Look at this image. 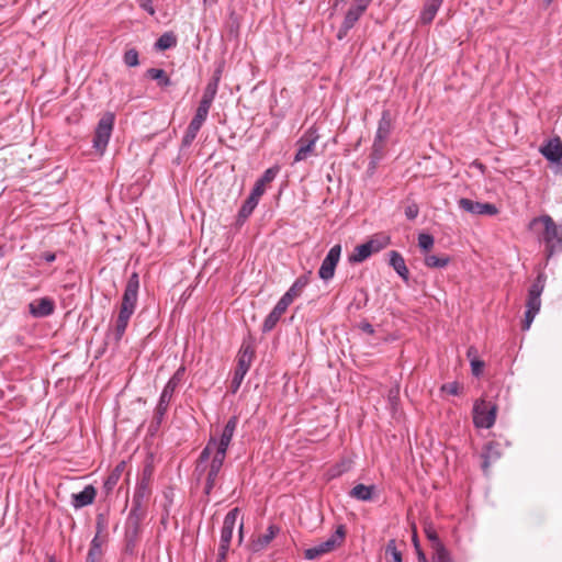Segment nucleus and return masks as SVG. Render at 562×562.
<instances>
[{"instance_id":"nucleus-1","label":"nucleus","mask_w":562,"mask_h":562,"mask_svg":"<svg viewBox=\"0 0 562 562\" xmlns=\"http://www.w3.org/2000/svg\"><path fill=\"white\" fill-rule=\"evenodd\" d=\"M138 289H139V277L136 272H133L127 280L125 285V290L122 296V303L120 307V312L117 315V319L115 322V339L119 341L123 337L130 318L134 314L137 300H138Z\"/></svg>"},{"instance_id":"nucleus-2","label":"nucleus","mask_w":562,"mask_h":562,"mask_svg":"<svg viewBox=\"0 0 562 562\" xmlns=\"http://www.w3.org/2000/svg\"><path fill=\"white\" fill-rule=\"evenodd\" d=\"M539 224L543 226L540 240L544 243L547 257L562 251V225H558L550 215H541L530 222V228Z\"/></svg>"},{"instance_id":"nucleus-3","label":"nucleus","mask_w":562,"mask_h":562,"mask_svg":"<svg viewBox=\"0 0 562 562\" xmlns=\"http://www.w3.org/2000/svg\"><path fill=\"white\" fill-rule=\"evenodd\" d=\"M390 237L384 234L372 236L368 241L355 247L351 255H349L350 263H360L367 260L371 255L381 251L390 245Z\"/></svg>"},{"instance_id":"nucleus-4","label":"nucleus","mask_w":562,"mask_h":562,"mask_svg":"<svg viewBox=\"0 0 562 562\" xmlns=\"http://www.w3.org/2000/svg\"><path fill=\"white\" fill-rule=\"evenodd\" d=\"M114 114L112 112H105L97 124L92 143L93 148L101 155L105 151L109 144L114 127Z\"/></svg>"},{"instance_id":"nucleus-5","label":"nucleus","mask_w":562,"mask_h":562,"mask_svg":"<svg viewBox=\"0 0 562 562\" xmlns=\"http://www.w3.org/2000/svg\"><path fill=\"white\" fill-rule=\"evenodd\" d=\"M497 405L484 398L477 400L473 406V423L477 428H491L495 424Z\"/></svg>"},{"instance_id":"nucleus-6","label":"nucleus","mask_w":562,"mask_h":562,"mask_svg":"<svg viewBox=\"0 0 562 562\" xmlns=\"http://www.w3.org/2000/svg\"><path fill=\"white\" fill-rule=\"evenodd\" d=\"M345 535V527L341 525L338 526L335 533L331 535L326 541L306 549L304 551L305 559L314 560L323 554H326L335 550L342 542Z\"/></svg>"},{"instance_id":"nucleus-7","label":"nucleus","mask_w":562,"mask_h":562,"mask_svg":"<svg viewBox=\"0 0 562 562\" xmlns=\"http://www.w3.org/2000/svg\"><path fill=\"white\" fill-rule=\"evenodd\" d=\"M392 130V119L389 110L382 112L381 119L378 124V130L372 146L373 156L380 158L384 149V142L387 139Z\"/></svg>"},{"instance_id":"nucleus-8","label":"nucleus","mask_w":562,"mask_h":562,"mask_svg":"<svg viewBox=\"0 0 562 562\" xmlns=\"http://www.w3.org/2000/svg\"><path fill=\"white\" fill-rule=\"evenodd\" d=\"M319 138L317 131L314 126L310 127L297 140V151L294 157V162L306 160L308 157L315 155V144Z\"/></svg>"},{"instance_id":"nucleus-9","label":"nucleus","mask_w":562,"mask_h":562,"mask_svg":"<svg viewBox=\"0 0 562 562\" xmlns=\"http://www.w3.org/2000/svg\"><path fill=\"white\" fill-rule=\"evenodd\" d=\"M146 516V505L132 503L131 512L125 524V535L128 540H135L140 531V524Z\"/></svg>"},{"instance_id":"nucleus-10","label":"nucleus","mask_w":562,"mask_h":562,"mask_svg":"<svg viewBox=\"0 0 562 562\" xmlns=\"http://www.w3.org/2000/svg\"><path fill=\"white\" fill-rule=\"evenodd\" d=\"M341 254V245L337 244L333 246L326 257L324 258L321 268L318 270V277L324 281H329L335 276L336 267L339 262Z\"/></svg>"},{"instance_id":"nucleus-11","label":"nucleus","mask_w":562,"mask_h":562,"mask_svg":"<svg viewBox=\"0 0 562 562\" xmlns=\"http://www.w3.org/2000/svg\"><path fill=\"white\" fill-rule=\"evenodd\" d=\"M547 277L544 273H539L528 291L526 302L527 310L539 312L541 307V294L546 285Z\"/></svg>"},{"instance_id":"nucleus-12","label":"nucleus","mask_w":562,"mask_h":562,"mask_svg":"<svg viewBox=\"0 0 562 562\" xmlns=\"http://www.w3.org/2000/svg\"><path fill=\"white\" fill-rule=\"evenodd\" d=\"M460 209L474 215H496L498 209L492 203H482L467 198H462L458 202Z\"/></svg>"},{"instance_id":"nucleus-13","label":"nucleus","mask_w":562,"mask_h":562,"mask_svg":"<svg viewBox=\"0 0 562 562\" xmlns=\"http://www.w3.org/2000/svg\"><path fill=\"white\" fill-rule=\"evenodd\" d=\"M238 418L236 416H232L228 419L221 434L220 440L216 439V451L214 452V454L226 458V452L234 436V432L236 430Z\"/></svg>"},{"instance_id":"nucleus-14","label":"nucleus","mask_w":562,"mask_h":562,"mask_svg":"<svg viewBox=\"0 0 562 562\" xmlns=\"http://www.w3.org/2000/svg\"><path fill=\"white\" fill-rule=\"evenodd\" d=\"M280 532V528L277 525H270L265 533L254 536L249 542V550L252 553H258L268 548L271 541Z\"/></svg>"},{"instance_id":"nucleus-15","label":"nucleus","mask_w":562,"mask_h":562,"mask_svg":"<svg viewBox=\"0 0 562 562\" xmlns=\"http://www.w3.org/2000/svg\"><path fill=\"white\" fill-rule=\"evenodd\" d=\"M239 514H240V510L238 507L231 509L226 514L224 521H223L222 529H221V539H220L221 546H227V547L231 546L233 532H234V529L236 526V521L239 517Z\"/></svg>"},{"instance_id":"nucleus-16","label":"nucleus","mask_w":562,"mask_h":562,"mask_svg":"<svg viewBox=\"0 0 562 562\" xmlns=\"http://www.w3.org/2000/svg\"><path fill=\"white\" fill-rule=\"evenodd\" d=\"M255 357V349L251 344L243 342L237 355V366L234 372L246 375Z\"/></svg>"},{"instance_id":"nucleus-17","label":"nucleus","mask_w":562,"mask_h":562,"mask_svg":"<svg viewBox=\"0 0 562 562\" xmlns=\"http://www.w3.org/2000/svg\"><path fill=\"white\" fill-rule=\"evenodd\" d=\"M224 461H225V457H220L217 454H213L209 467L206 465L207 473H206V483H205V487H204V493L206 495L211 494L213 487L215 486L217 475L224 464Z\"/></svg>"},{"instance_id":"nucleus-18","label":"nucleus","mask_w":562,"mask_h":562,"mask_svg":"<svg viewBox=\"0 0 562 562\" xmlns=\"http://www.w3.org/2000/svg\"><path fill=\"white\" fill-rule=\"evenodd\" d=\"M363 14L364 12L350 5L338 30L337 37L339 40H342L348 34V32L357 24V22Z\"/></svg>"},{"instance_id":"nucleus-19","label":"nucleus","mask_w":562,"mask_h":562,"mask_svg":"<svg viewBox=\"0 0 562 562\" xmlns=\"http://www.w3.org/2000/svg\"><path fill=\"white\" fill-rule=\"evenodd\" d=\"M97 496V490L93 485H87L81 492L71 495V505L76 508H82L91 505Z\"/></svg>"},{"instance_id":"nucleus-20","label":"nucleus","mask_w":562,"mask_h":562,"mask_svg":"<svg viewBox=\"0 0 562 562\" xmlns=\"http://www.w3.org/2000/svg\"><path fill=\"white\" fill-rule=\"evenodd\" d=\"M29 308L34 317H46L54 313L55 304L52 299L42 297L31 302Z\"/></svg>"},{"instance_id":"nucleus-21","label":"nucleus","mask_w":562,"mask_h":562,"mask_svg":"<svg viewBox=\"0 0 562 562\" xmlns=\"http://www.w3.org/2000/svg\"><path fill=\"white\" fill-rule=\"evenodd\" d=\"M502 456L501 445L495 441H491L486 443L482 451V469L485 473H487L488 468L492 463L497 461Z\"/></svg>"},{"instance_id":"nucleus-22","label":"nucleus","mask_w":562,"mask_h":562,"mask_svg":"<svg viewBox=\"0 0 562 562\" xmlns=\"http://www.w3.org/2000/svg\"><path fill=\"white\" fill-rule=\"evenodd\" d=\"M540 153L551 162H561L562 160V143L559 137L550 139L540 148Z\"/></svg>"},{"instance_id":"nucleus-23","label":"nucleus","mask_w":562,"mask_h":562,"mask_svg":"<svg viewBox=\"0 0 562 562\" xmlns=\"http://www.w3.org/2000/svg\"><path fill=\"white\" fill-rule=\"evenodd\" d=\"M184 372H186V368L183 366L178 368V370L172 374V376L166 383V385L160 394V397L171 402L176 390L179 387V385L181 384V382L183 380Z\"/></svg>"},{"instance_id":"nucleus-24","label":"nucleus","mask_w":562,"mask_h":562,"mask_svg":"<svg viewBox=\"0 0 562 562\" xmlns=\"http://www.w3.org/2000/svg\"><path fill=\"white\" fill-rule=\"evenodd\" d=\"M389 256H390L389 265L396 271V273L404 281H407L408 277H409V271H408V268L405 263L403 256L396 250L390 251Z\"/></svg>"},{"instance_id":"nucleus-25","label":"nucleus","mask_w":562,"mask_h":562,"mask_svg":"<svg viewBox=\"0 0 562 562\" xmlns=\"http://www.w3.org/2000/svg\"><path fill=\"white\" fill-rule=\"evenodd\" d=\"M150 496L149 479L144 474L143 479L137 483L132 503L146 505Z\"/></svg>"},{"instance_id":"nucleus-26","label":"nucleus","mask_w":562,"mask_h":562,"mask_svg":"<svg viewBox=\"0 0 562 562\" xmlns=\"http://www.w3.org/2000/svg\"><path fill=\"white\" fill-rule=\"evenodd\" d=\"M213 451H216V439L214 437H211V439L207 441L206 446L203 448L199 456L195 472H199V474H201L202 472L206 471V462L209 461Z\"/></svg>"},{"instance_id":"nucleus-27","label":"nucleus","mask_w":562,"mask_h":562,"mask_svg":"<svg viewBox=\"0 0 562 562\" xmlns=\"http://www.w3.org/2000/svg\"><path fill=\"white\" fill-rule=\"evenodd\" d=\"M441 4L442 3L436 0H426L424 9L419 15V22L425 25L430 24L434 21Z\"/></svg>"},{"instance_id":"nucleus-28","label":"nucleus","mask_w":562,"mask_h":562,"mask_svg":"<svg viewBox=\"0 0 562 562\" xmlns=\"http://www.w3.org/2000/svg\"><path fill=\"white\" fill-rule=\"evenodd\" d=\"M374 490V485L357 484L350 490L349 496L362 502L371 501Z\"/></svg>"},{"instance_id":"nucleus-29","label":"nucleus","mask_w":562,"mask_h":562,"mask_svg":"<svg viewBox=\"0 0 562 562\" xmlns=\"http://www.w3.org/2000/svg\"><path fill=\"white\" fill-rule=\"evenodd\" d=\"M310 282L308 274L300 276L294 283L290 286V289L284 293L285 296H288L292 302L301 296L303 293V290Z\"/></svg>"},{"instance_id":"nucleus-30","label":"nucleus","mask_w":562,"mask_h":562,"mask_svg":"<svg viewBox=\"0 0 562 562\" xmlns=\"http://www.w3.org/2000/svg\"><path fill=\"white\" fill-rule=\"evenodd\" d=\"M425 533H426L427 539L430 541L432 555H439L441 552L442 553L448 552L446 550V548L443 547V544L441 543L436 530L431 526H428L425 528Z\"/></svg>"},{"instance_id":"nucleus-31","label":"nucleus","mask_w":562,"mask_h":562,"mask_svg":"<svg viewBox=\"0 0 562 562\" xmlns=\"http://www.w3.org/2000/svg\"><path fill=\"white\" fill-rule=\"evenodd\" d=\"M221 71L217 70L212 80L206 85L201 101L213 103V100L217 93Z\"/></svg>"},{"instance_id":"nucleus-32","label":"nucleus","mask_w":562,"mask_h":562,"mask_svg":"<svg viewBox=\"0 0 562 562\" xmlns=\"http://www.w3.org/2000/svg\"><path fill=\"white\" fill-rule=\"evenodd\" d=\"M384 555L386 562H403L402 551L397 548L395 539H391L387 541L384 550Z\"/></svg>"},{"instance_id":"nucleus-33","label":"nucleus","mask_w":562,"mask_h":562,"mask_svg":"<svg viewBox=\"0 0 562 562\" xmlns=\"http://www.w3.org/2000/svg\"><path fill=\"white\" fill-rule=\"evenodd\" d=\"M170 401L159 397L158 404L155 408L151 426L159 427L170 405Z\"/></svg>"},{"instance_id":"nucleus-34","label":"nucleus","mask_w":562,"mask_h":562,"mask_svg":"<svg viewBox=\"0 0 562 562\" xmlns=\"http://www.w3.org/2000/svg\"><path fill=\"white\" fill-rule=\"evenodd\" d=\"M146 76L153 80H157L159 87H168L171 85V80L164 69L149 68L146 71Z\"/></svg>"},{"instance_id":"nucleus-35","label":"nucleus","mask_w":562,"mask_h":562,"mask_svg":"<svg viewBox=\"0 0 562 562\" xmlns=\"http://www.w3.org/2000/svg\"><path fill=\"white\" fill-rule=\"evenodd\" d=\"M280 170V167L279 166H273L271 168H268L263 175L261 176V178H259L255 186L254 187H259L260 190H263V192L266 191V186L269 184L270 182H272L274 180V178L277 177L278 172Z\"/></svg>"},{"instance_id":"nucleus-36","label":"nucleus","mask_w":562,"mask_h":562,"mask_svg":"<svg viewBox=\"0 0 562 562\" xmlns=\"http://www.w3.org/2000/svg\"><path fill=\"white\" fill-rule=\"evenodd\" d=\"M424 262L428 268L440 269V268H445L448 266V263L450 262V257L446 256V255L445 256H436V255L427 254L425 256Z\"/></svg>"},{"instance_id":"nucleus-37","label":"nucleus","mask_w":562,"mask_h":562,"mask_svg":"<svg viewBox=\"0 0 562 562\" xmlns=\"http://www.w3.org/2000/svg\"><path fill=\"white\" fill-rule=\"evenodd\" d=\"M177 45V37L173 33H164L155 43L157 50H166Z\"/></svg>"},{"instance_id":"nucleus-38","label":"nucleus","mask_w":562,"mask_h":562,"mask_svg":"<svg viewBox=\"0 0 562 562\" xmlns=\"http://www.w3.org/2000/svg\"><path fill=\"white\" fill-rule=\"evenodd\" d=\"M257 205L258 203L256 201L247 198L238 212V222H245L254 212Z\"/></svg>"},{"instance_id":"nucleus-39","label":"nucleus","mask_w":562,"mask_h":562,"mask_svg":"<svg viewBox=\"0 0 562 562\" xmlns=\"http://www.w3.org/2000/svg\"><path fill=\"white\" fill-rule=\"evenodd\" d=\"M435 244V239L430 234L420 233L418 235V246L425 256L429 252Z\"/></svg>"},{"instance_id":"nucleus-40","label":"nucleus","mask_w":562,"mask_h":562,"mask_svg":"<svg viewBox=\"0 0 562 562\" xmlns=\"http://www.w3.org/2000/svg\"><path fill=\"white\" fill-rule=\"evenodd\" d=\"M281 316L279 314H274L273 311L269 313V315L266 317L262 324V331L268 333L271 331L278 322L280 321Z\"/></svg>"},{"instance_id":"nucleus-41","label":"nucleus","mask_w":562,"mask_h":562,"mask_svg":"<svg viewBox=\"0 0 562 562\" xmlns=\"http://www.w3.org/2000/svg\"><path fill=\"white\" fill-rule=\"evenodd\" d=\"M123 61L128 67H136L139 64L138 52L135 48H130L124 53Z\"/></svg>"},{"instance_id":"nucleus-42","label":"nucleus","mask_w":562,"mask_h":562,"mask_svg":"<svg viewBox=\"0 0 562 562\" xmlns=\"http://www.w3.org/2000/svg\"><path fill=\"white\" fill-rule=\"evenodd\" d=\"M199 131H200L199 127H195L194 125H192L190 123L184 133V136L182 138V146H184V147L190 146L193 143V140L195 139Z\"/></svg>"},{"instance_id":"nucleus-43","label":"nucleus","mask_w":562,"mask_h":562,"mask_svg":"<svg viewBox=\"0 0 562 562\" xmlns=\"http://www.w3.org/2000/svg\"><path fill=\"white\" fill-rule=\"evenodd\" d=\"M291 303L292 301L283 294L272 311L274 312V314H279L282 317V315L285 313Z\"/></svg>"},{"instance_id":"nucleus-44","label":"nucleus","mask_w":562,"mask_h":562,"mask_svg":"<svg viewBox=\"0 0 562 562\" xmlns=\"http://www.w3.org/2000/svg\"><path fill=\"white\" fill-rule=\"evenodd\" d=\"M100 539L99 536L95 535V537L91 541V547L88 553V560L87 562H94V555L100 553Z\"/></svg>"},{"instance_id":"nucleus-45","label":"nucleus","mask_w":562,"mask_h":562,"mask_svg":"<svg viewBox=\"0 0 562 562\" xmlns=\"http://www.w3.org/2000/svg\"><path fill=\"white\" fill-rule=\"evenodd\" d=\"M119 481H120V479L116 476V474L114 475L113 473H110L103 484V488H104L105 493L110 494L113 491V488L116 486Z\"/></svg>"},{"instance_id":"nucleus-46","label":"nucleus","mask_w":562,"mask_h":562,"mask_svg":"<svg viewBox=\"0 0 562 562\" xmlns=\"http://www.w3.org/2000/svg\"><path fill=\"white\" fill-rule=\"evenodd\" d=\"M471 371L474 376H480L483 372V368L485 366L484 361L480 360L477 357L471 359Z\"/></svg>"},{"instance_id":"nucleus-47","label":"nucleus","mask_w":562,"mask_h":562,"mask_svg":"<svg viewBox=\"0 0 562 562\" xmlns=\"http://www.w3.org/2000/svg\"><path fill=\"white\" fill-rule=\"evenodd\" d=\"M211 103L200 101L196 112L194 114L195 117L206 120L209 111L211 109Z\"/></svg>"},{"instance_id":"nucleus-48","label":"nucleus","mask_w":562,"mask_h":562,"mask_svg":"<svg viewBox=\"0 0 562 562\" xmlns=\"http://www.w3.org/2000/svg\"><path fill=\"white\" fill-rule=\"evenodd\" d=\"M537 314H538V312H536V311L526 310L525 318H524L522 325H521L522 330H528L530 328Z\"/></svg>"},{"instance_id":"nucleus-49","label":"nucleus","mask_w":562,"mask_h":562,"mask_svg":"<svg viewBox=\"0 0 562 562\" xmlns=\"http://www.w3.org/2000/svg\"><path fill=\"white\" fill-rule=\"evenodd\" d=\"M419 207L416 203H411L405 207V215L408 220L413 221L418 216Z\"/></svg>"},{"instance_id":"nucleus-50","label":"nucleus","mask_w":562,"mask_h":562,"mask_svg":"<svg viewBox=\"0 0 562 562\" xmlns=\"http://www.w3.org/2000/svg\"><path fill=\"white\" fill-rule=\"evenodd\" d=\"M441 391L451 395H458L460 392V385L458 382L446 383L441 386Z\"/></svg>"},{"instance_id":"nucleus-51","label":"nucleus","mask_w":562,"mask_h":562,"mask_svg":"<svg viewBox=\"0 0 562 562\" xmlns=\"http://www.w3.org/2000/svg\"><path fill=\"white\" fill-rule=\"evenodd\" d=\"M244 378H245L244 375H239V373L234 372V376L231 382V390L233 393H236L238 391V389L240 387V385L243 383Z\"/></svg>"},{"instance_id":"nucleus-52","label":"nucleus","mask_w":562,"mask_h":562,"mask_svg":"<svg viewBox=\"0 0 562 562\" xmlns=\"http://www.w3.org/2000/svg\"><path fill=\"white\" fill-rule=\"evenodd\" d=\"M95 528H97V535L98 536L105 530V528H106V520H105L104 515L99 514L97 516Z\"/></svg>"},{"instance_id":"nucleus-53","label":"nucleus","mask_w":562,"mask_h":562,"mask_svg":"<svg viewBox=\"0 0 562 562\" xmlns=\"http://www.w3.org/2000/svg\"><path fill=\"white\" fill-rule=\"evenodd\" d=\"M228 550L229 547L220 544L215 562H226Z\"/></svg>"},{"instance_id":"nucleus-54","label":"nucleus","mask_w":562,"mask_h":562,"mask_svg":"<svg viewBox=\"0 0 562 562\" xmlns=\"http://www.w3.org/2000/svg\"><path fill=\"white\" fill-rule=\"evenodd\" d=\"M371 2H372V0H352L351 5L366 13V11L369 8V5L371 4Z\"/></svg>"},{"instance_id":"nucleus-55","label":"nucleus","mask_w":562,"mask_h":562,"mask_svg":"<svg viewBox=\"0 0 562 562\" xmlns=\"http://www.w3.org/2000/svg\"><path fill=\"white\" fill-rule=\"evenodd\" d=\"M126 469V462L125 461H121L116 464V467L111 471V473H113L114 475L116 474V476L119 479H121L122 474L124 473Z\"/></svg>"},{"instance_id":"nucleus-56","label":"nucleus","mask_w":562,"mask_h":562,"mask_svg":"<svg viewBox=\"0 0 562 562\" xmlns=\"http://www.w3.org/2000/svg\"><path fill=\"white\" fill-rule=\"evenodd\" d=\"M126 469V462L125 461H121L116 464V467L111 471V473H113L114 475L116 474V476L119 479H121L122 474L124 473Z\"/></svg>"},{"instance_id":"nucleus-57","label":"nucleus","mask_w":562,"mask_h":562,"mask_svg":"<svg viewBox=\"0 0 562 562\" xmlns=\"http://www.w3.org/2000/svg\"><path fill=\"white\" fill-rule=\"evenodd\" d=\"M126 469V462L125 461H121L116 464V467L111 471V473H113L114 475L116 474V476L119 479H121L122 474L124 473Z\"/></svg>"},{"instance_id":"nucleus-58","label":"nucleus","mask_w":562,"mask_h":562,"mask_svg":"<svg viewBox=\"0 0 562 562\" xmlns=\"http://www.w3.org/2000/svg\"><path fill=\"white\" fill-rule=\"evenodd\" d=\"M263 193V190H260L259 187H254L248 198L258 203Z\"/></svg>"},{"instance_id":"nucleus-59","label":"nucleus","mask_w":562,"mask_h":562,"mask_svg":"<svg viewBox=\"0 0 562 562\" xmlns=\"http://www.w3.org/2000/svg\"><path fill=\"white\" fill-rule=\"evenodd\" d=\"M139 5L142 9L147 11L149 14L153 15L155 13V9L151 5V0H139Z\"/></svg>"},{"instance_id":"nucleus-60","label":"nucleus","mask_w":562,"mask_h":562,"mask_svg":"<svg viewBox=\"0 0 562 562\" xmlns=\"http://www.w3.org/2000/svg\"><path fill=\"white\" fill-rule=\"evenodd\" d=\"M432 562H452L449 552L440 553L439 555H432Z\"/></svg>"},{"instance_id":"nucleus-61","label":"nucleus","mask_w":562,"mask_h":562,"mask_svg":"<svg viewBox=\"0 0 562 562\" xmlns=\"http://www.w3.org/2000/svg\"><path fill=\"white\" fill-rule=\"evenodd\" d=\"M360 328H361V330H363L364 333H367L369 335H373L374 334L373 326L370 323H368V322H362L360 324Z\"/></svg>"},{"instance_id":"nucleus-62","label":"nucleus","mask_w":562,"mask_h":562,"mask_svg":"<svg viewBox=\"0 0 562 562\" xmlns=\"http://www.w3.org/2000/svg\"><path fill=\"white\" fill-rule=\"evenodd\" d=\"M204 122H205V120L193 116V119L191 120L190 123L192 125H194L195 127L201 128Z\"/></svg>"},{"instance_id":"nucleus-63","label":"nucleus","mask_w":562,"mask_h":562,"mask_svg":"<svg viewBox=\"0 0 562 562\" xmlns=\"http://www.w3.org/2000/svg\"><path fill=\"white\" fill-rule=\"evenodd\" d=\"M467 355H468V358H469L470 360H471L472 358H474V357H477V350H476V348H475V347H470V348L468 349Z\"/></svg>"},{"instance_id":"nucleus-64","label":"nucleus","mask_w":562,"mask_h":562,"mask_svg":"<svg viewBox=\"0 0 562 562\" xmlns=\"http://www.w3.org/2000/svg\"><path fill=\"white\" fill-rule=\"evenodd\" d=\"M417 558L419 562H428L425 553L422 551V549H416Z\"/></svg>"}]
</instances>
